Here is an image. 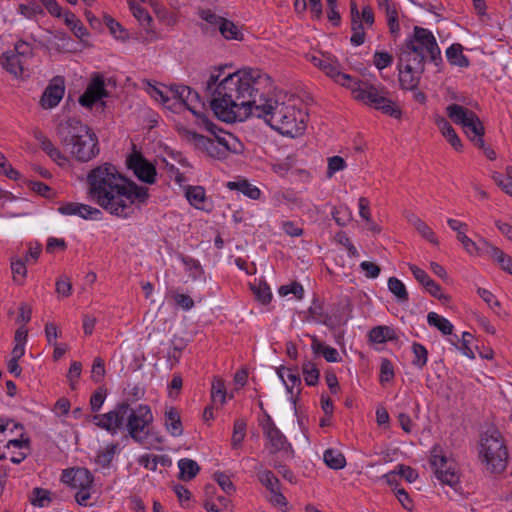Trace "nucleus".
<instances>
[{"mask_svg": "<svg viewBox=\"0 0 512 512\" xmlns=\"http://www.w3.org/2000/svg\"><path fill=\"white\" fill-rule=\"evenodd\" d=\"M88 196L102 209L130 218L148 201L149 190L124 177L111 163L93 168L87 175Z\"/></svg>", "mask_w": 512, "mask_h": 512, "instance_id": "f03ea898", "label": "nucleus"}, {"mask_svg": "<svg viewBox=\"0 0 512 512\" xmlns=\"http://www.w3.org/2000/svg\"><path fill=\"white\" fill-rule=\"evenodd\" d=\"M263 434L268 440L270 452L275 454L280 451L291 450V444L285 435L278 429L268 413H265V419L261 424Z\"/></svg>", "mask_w": 512, "mask_h": 512, "instance_id": "4468645a", "label": "nucleus"}, {"mask_svg": "<svg viewBox=\"0 0 512 512\" xmlns=\"http://www.w3.org/2000/svg\"><path fill=\"white\" fill-rule=\"evenodd\" d=\"M256 107V116L263 118L271 128L282 135L292 138L301 136L307 128L308 113L298 106L296 99L290 97L287 101L260 99Z\"/></svg>", "mask_w": 512, "mask_h": 512, "instance_id": "20e7f679", "label": "nucleus"}, {"mask_svg": "<svg viewBox=\"0 0 512 512\" xmlns=\"http://www.w3.org/2000/svg\"><path fill=\"white\" fill-rule=\"evenodd\" d=\"M140 465L144 466L146 469L155 471L157 469V465L161 464L162 466H167L170 464V459L167 455H149L145 454L139 458Z\"/></svg>", "mask_w": 512, "mask_h": 512, "instance_id": "e433bc0d", "label": "nucleus"}, {"mask_svg": "<svg viewBox=\"0 0 512 512\" xmlns=\"http://www.w3.org/2000/svg\"><path fill=\"white\" fill-rule=\"evenodd\" d=\"M388 288L400 302H407L409 295L405 285L396 277H390L388 279Z\"/></svg>", "mask_w": 512, "mask_h": 512, "instance_id": "49530a36", "label": "nucleus"}, {"mask_svg": "<svg viewBox=\"0 0 512 512\" xmlns=\"http://www.w3.org/2000/svg\"><path fill=\"white\" fill-rule=\"evenodd\" d=\"M346 162L341 156L328 158L327 177L331 178L336 172L344 170Z\"/></svg>", "mask_w": 512, "mask_h": 512, "instance_id": "bf43d9fd", "label": "nucleus"}, {"mask_svg": "<svg viewBox=\"0 0 512 512\" xmlns=\"http://www.w3.org/2000/svg\"><path fill=\"white\" fill-rule=\"evenodd\" d=\"M271 89L270 77L260 70L243 69L228 74L211 94L209 106L221 121L232 123L256 116L260 99Z\"/></svg>", "mask_w": 512, "mask_h": 512, "instance_id": "f257e3e1", "label": "nucleus"}, {"mask_svg": "<svg viewBox=\"0 0 512 512\" xmlns=\"http://www.w3.org/2000/svg\"><path fill=\"white\" fill-rule=\"evenodd\" d=\"M86 89L99 100L108 96V91L105 89L104 78L101 74H96Z\"/></svg>", "mask_w": 512, "mask_h": 512, "instance_id": "37998d69", "label": "nucleus"}, {"mask_svg": "<svg viewBox=\"0 0 512 512\" xmlns=\"http://www.w3.org/2000/svg\"><path fill=\"white\" fill-rule=\"evenodd\" d=\"M399 84L404 90L417 89L421 75L425 71V65L416 61L415 58H408L407 55L397 54Z\"/></svg>", "mask_w": 512, "mask_h": 512, "instance_id": "f8f14e48", "label": "nucleus"}, {"mask_svg": "<svg viewBox=\"0 0 512 512\" xmlns=\"http://www.w3.org/2000/svg\"><path fill=\"white\" fill-rule=\"evenodd\" d=\"M56 135L61 145L79 162H88L100 152L97 135L76 118L60 122Z\"/></svg>", "mask_w": 512, "mask_h": 512, "instance_id": "39448f33", "label": "nucleus"}, {"mask_svg": "<svg viewBox=\"0 0 512 512\" xmlns=\"http://www.w3.org/2000/svg\"><path fill=\"white\" fill-rule=\"evenodd\" d=\"M227 188L230 190H238L241 193H243L245 196L249 197L250 199L256 200L260 197V190L253 186L248 182L246 179H240L237 181H229L227 183Z\"/></svg>", "mask_w": 512, "mask_h": 512, "instance_id": "c756f323", "label": "nucleus"}, {"mask_svg": "<svg viewBox=\"0 0 512 512\" xmlns=\"http://www.w3.org/2000/svg\"><path fill=\"white\" fill-rule=\"evenodd\" d=\"M185 107L196 117V124L204 127L207 131H212L216 125L210 121L206 114L205 102L201 100L198 92L190 88V94L185 102Z\"/></svg>", "mask_w": 512, "mask_h": 512, "instance_id": "2eb2a0df", "label": "nucleus"}, {"mask_svg": "<svg viewBox=\"0 0 512 512\" xmlns=\"http://www.w3.org/2000/svg\"><path fill=\"white\" fill-rule=\"evenodd\" d=\"M180 470L179 479L183 481H191L200 471L198 463L189 458H183L178 461Z\"/></svg>", "mask_w": 512, "mask_h": 512, "instance_id": "cd10ccee", "label": "nucleus"}, {"mask_svg": "<svg viewBox=\"0 0 512 512\" xmlns=\"http://www.w3.org/2000/svg\"><path fill=\"white\" fill-rule=\"evenodd\" d=\"M335 82L338 84L347 87L351 90L353 98L356 100L357 94H359V90H364V86H367L368 81H363L359 79H355L349 74L341 72L339 69L333 77Z\"/></svg>", "mask_w": 512, "mask_h": 512, "instance_id": "4be33fe9", "label": "nucleus"}, {"mask_svg": "<svg viewBox=\"0 0 512 512\" xmlns=\"http://www.w3.org/2000/svg\"><path fill=\"white\" fill-rule=\"evenodd\" d=\"M182 262L186 268L190 271V276L193 279H200L204 275V271L199 261L191 257H182Z\"/></svg>", "mask_w": 512, "mask_h": 512, "instance_id": "603ef678", "label": "nucleus"}, {"mask_svg": "<svg viewBox=\"0 0 512 512\" xmlns=\"http://www.w3.org/2000/svg\"><path fill=\"white\" fill-rule=\"evenodd\" d=\"M218 31L226 40L242 41L244 38L242 31L235 25V23L226 18H224L218 27Z\"/></svg>", "mask_w": 512, "mask_h": 512, "instance_id": "7c9ffc66", "label": "nucleus"}, {"mask_svg": "<svg viewBox=\"0 0 512 512\" xmlns=\"http://www.w3.org/2000/svg\"><path fill=\"white\" fill-rule=\"evenodd\" d=\"M40 147L58 165L62 166L68 161L67 157L54 146L50 139L46 138Z\"/></svg>", "mask_w": 512, "mask_h": 512, "instance_id": "ea45409f", "label": "nucleus"}, {"mask_svg": "<svg viewBox=\"0 0 512 512\" xmlns=\"http://www.w3.org/2000/svg\"><path fill=\"white\" fill-rule=\"evenodd\" d=\"M1 66L15 77H22L24 72L28 70V62L20 59L18 54L13 50L5 51L0 57Z\"/></svg>", "mask_w": 512, "mask_h": 512, "instance_id": "a211bd4d", "label": "nucleus"}, {"mask_svg": "<svg viewBox=\"0 0 512 512\" xmlns=\"http://www.w3.org/2000/svg\"><path fill=\"white\" fill-rule=\"evenodd\" d=\"M449 227L457 233V239L461 242L463 248L467 253L472 249H475V242L470 239L466 232L468 231V225L456 219L449 218L447 220Z\"/></svg>", "mask_w": 512, "mask_h": 512, "instance_id": "412c9836", "label": "nucleus"}, {"mask_svg": "<svg viewBox=\"0 0 512 512\" xmlns=\"http://www.w3.org/2000/svg\"><path fill=\"white\" fill-rule=\"evenodd\" d=\"M168 93L170 94L171 101H174V103L170 105L171 107L176 103L185 106V102L190 94V87L174 84L169 87Z\"/></svg>", "mask_w": 512, "mask_h": 512, "instance_id": "58836bf2", "label": "nucleus"}, {"mask_svg": "<svg viewBox=\"0 0 512 512\" xmlns=\"http://www.w3.org/2000/svg\"><path fill=\"white\" fill-rule=\"evenodd\" d=\"M258 479L263 486L266 487L270 493L281 489V483L279 479L270 470H264L258 474Z\"/></svg>", "mask_w": 512, "mask_h": 512, "instance_id": "c03bdc74", "label": "nucleus"}, {"mask_svg": "<svg viewBox=\"0 0 512 512\" xmlns=\"http://www.w3.org/2000/svg\"><path fill=\"white\" fill-rule=\"evenodd\" d=\"M127 167L144 183L153 184L156 181L155 166L142 155L140 151L133 150L127 157Z\"/></svg>", "mask_w": 512, "mask_h": 512, "instance_id": "ddd939ff", "label": "nucleus"}, {"mask_svg": "<svg viewBox=\"0 0 512 512\" xmlns=\"http://www.w3.org/2000/svg\"><path fill=\"white\" fill-rule=\"evenodd\" d=\"M477 293L496 314H499L498 309L500 308L501 304L498 300L495 299L494 295L490 291L484 288H478Z\"/></svg>", "mask_w": 512, "mask_h": 512, "instance_id": "e2e57ef3", "label": "nucleus"}, {"mask_svg": "<svg viewBox=\"0 0 512 512\" xmlns=\"http://www.w3.org/2000/svg\"><path fill=\"white\" fill-rule=\"evenodd\" d=\"M104 22L106 26L109 28L110 33L117 39H121L123 41L128 39V35L126 30L123 28V26L116 21L114 18H112L109 15L104 16Z\"/></svg>", "mask_w": 512, "mask_h": 512, "instance_id": "09e8293b", "label": "nucleus"}, {"mask_svg": "<svg viewBox=\"0 0 512 512\" xmlns=\"http://www.w3.org/2000/svg\"><path fill=\"white\" fill-rule=\"evenodd\" d=\"M373 63L377 69L383 70L393 63V56L388 52L376 51L373 56Z\"/></svg>", "mask_w": 512, "mask_h": 512, "instance_id": "052dcab7", "label": "nucleus"}, {"mask_svg": "<svg viewBox=\"0 0 512 512\" xmlns=\"http://www.w3.org/2000/svg\"><path fill=\"white\" fill-rule=\"evenodd\" d=\"M11 271L13 275V281L18 285H23L24 280L27 276V268L25 265V261L18 257H12Z\"/></svg>", "mask_w": 512, "mask_h": 512, "instance_id": "a19ab883", "label": "nucleus"}, {"mask_svg": "<svg viewBox=\"0 0 512 512\" xmlns=\"http://www.w3.org/2000/svg\"><path fill=\"white\" fill-rule=\"evenodd\" d=\"M435 123L442 135L447 139V141L451 144V146L456 151H461L462 143L458 135L456 134L452 125L442 116H438L435 120Z\"/></svg>", "mask_w": 512, "mask_h": 512, "instance_id": "5701e85b", "label": "nucleus"}, {"mask_svg": "<svg viewBox=\"0 0 512 512\" xmlns=\"http://www.w3.org/2000/svg\"><path fill=\"white\" fill-rule=\"evenodd\" d=\"M446 113L455 124L462 126L476 147H485V128L475 112L459 104H450L446 108Z\"/></svg>", "mask_w": 512, "mask_h": 512, "instance_id": "1a4fd4ad", "label": "nucleus"}, {"mask_svg": "<svg viewBox=\"0 0 512 512\" xmlns=\"http://www.w3.org/2000/svg\"><path fill=\"white\" fill-rule=\"evenodd\" d=\"M211 397L213 402H219L223 405L226 401V387L225 383L220 378H214L211 387Z\"/></svg>", "mask_w": 512, "mask_h": 512, "instance_id": "8fccbe9b", "label": "nucleus"}, {"mask_svg": "<svg viewBox=\"0 0 512 512\" xmlns=\"http://www.w3.org/2000/svg\"><path fill=\"white\" fill-rule=\"evenodd\" d=\"M331 214L334 221L341 227L346 226L352 219V213L346 205L335 207Z\"/></svg>", "mask_w": 512, "mask_h": 512, "instance_id": "3c124183", "label": "nucleus"}, {"mask_svg": "<svg viewBox=\"0 0 512 512\" xmlns=\"http://www.w3.org/2000/svg\"><path fill=\"white\" fill-rule=\"evenodd\" d=\"M359 91V94L356 96L357 101L381 111L383 114L392 118H401V108L388 97L389 91L385 87L368 83L367 86H364V90Z\"/></svg>", "mask_w": 512, "mask_h": 512, "instance_id": "9d476101", "label": "nucleus"}, {"mask_svg": "<svg viewBox=\"0 0 512 512\" xmlns=\"http://www.w3.org/2000/svg\"><path fill=\"white\" fill-rule=\"evenodd\" d=\"M311 340V348L315 354H322L327 362L336 363L341 360L336 348L325 345L324 343L319 341L316 336H312Z\"/></svg>", "mask_w": 512, "mask_h": 512, "instance_id": "393cba45", "label": "nucleus"}, {"mask_svg": "<svg viewBox=\"0 0 512 512\" xmlns=\"http://www.w3.org/2000/svg\"><path fill=\"white\" fill-rule=\"evenodd\" d=\"M447 60L451 65L466 68L469 66V59L463 54V46L459 43L452 44L446 50Z\"/></svg>", "mask_w": 512, "mask_h": 512, "instance_id": "bb28decb", "label": "nucleus"}, {"mask_svg": "<svg viewBox=\"0 0 512 512\" xmlns=\"http://www.w3.org/2000/svg\"><path fill=\"white\" fill-rule=\"evenodd\" d=\"M323 459L325 464L334 470H340L346 466L345 456L342 452L335 449H327L324 452Z\"/></svg>", "mask_w": 512, "mask_h": 512, "instance_id": "2f4dec72", "label": "nucleus"}, {"mask_svg": "<svg viewBox=\"0 0 512 512\" xmlns=\"http://www.w3.org/2000/svg\"><path fill=\"white\" fill-rule=\"evenodd\" d=\"M302 373L305 383L308 386H316L319 382L320 371L316 364L311 361H305L302 364Z\"/></svg>", "mask_w": 512, "mask_h": 512, "instance_id": "79ce46f5", "label": "nucleus"}, {"mask_svg": "<svg viewBox=\"0 0 512 512\" xmlns=\"http://www.w3.org/2000/svg\"><path fill=\"white\" fill-rule=\"evenodd\" d=\"M91 374V379L93 382L99 383L102 381L105 375V365L102 358L96 357L93 360Z\"/></svg>", "mask_w": 512, "mask_h": 512, "instance_id": "680f3d73", "label": "nucleus"}, {"mask_svg": "<svg viewBox=\"0 0 512 512\" xmlns=\"http://www.w3.org/2000/svg\"><path fill=\"white\" fill-rule=\"evenodd\" d=\"M129 7L133 16L141 23V25L147 31H150L153 19L151 15L148 13V11L134 1L129 2Z\"/></svg>", "mask_w": 512, "mask_h": 512, "instance_id": "72a5a7b5", "label": "nucleus"}, {"mask_svg": "<svg viewBox=\"0 0 512 512\" xmlns=\"http://www.w3.org/2000/svg\"><path fill=\"white\" fill-rule=\"evenodd\" d=\"M416 231L427 241L434 245H438L439 241L434 231L422 220L419 225L415 227Z\"/></svg>", "mask_w": 512, "mask_h": 512, "instance_id": "0e129e2a", "label": "nucleus"}, {"mask_svg": "<svg viewBox=\"0 0 512 512\" xmlns=\"http://www.w3.org/2000/svg\"><path fill=\"white\" fill-rule=\"evenodd\" d=\"M307 59L314 66L320 68L327 76L333 78L338 71V66L331 62L330 59L314 55H307Z\"/></svg>", "mask_w": 512, "mask_h": 512, "instance_id": "f704fd0d", "label": "nucleus"}, {"mask_svg": "<svg viewBox=\"0 0 512 512\" xmlns=\"http://www.w3.org/2000/svg\"><path fill=\"white\" fill-rule=\"evenodd\" d=\"M480 457L492 472H502L506 468L508 451L498 430L485 432L481 439Z\"/></svg>", "mask_w": 512, "mask_h": 512, "instance_id": "6e6552de", "label": "nucleus"}, {"mask_svg": "<svg viewBox=\"0 0 512 512\" xmlns=\"http://www.w3.org/2000/svg\"><path fill=\"white\" fill-rule=\"evenodd\" d=\"M51 501L50 492L46 489L36 487L33 489L31 504L36 507H45Z\"/></svg>", "mask_w": 512, "mask_h": 512, "instance_id": "864d4df0", "label": "nucleus"}, {"mask_svg": "<svg viewBox=\"0 0 512 512\" xmlns=\"http://www.w3.org/2000/svg\"><path fill=\"white\" fill-rule=\"evenodd\" d=\"M369 340L373 343L382 344L387 341L397 340V334L389 326H376L370 330Z\"/></svg>", "mask_w": 512, "mask_h": 512, "instance_id": "a878e982", "label": "nucleus"}, {"mask_svg": "<svg viewBox=\"0 0 512 512\" xmlns=\"http://www.w3.org/2000/svg\"><path fill=\"white\" fill-rule=\"evenodd\" d=\"M165 428L173 437H179L183 434V426L179 412L175 407H169L164 413Z\"/></svg>", "mask_w": 512, "mask_h": 512, "instance_id": "aec40b11", "label": "nucleus"}, {"mask_svg": "<svg viewBox=\"0 0 512 512\" xmlns=\"http://www.w3.org/2000/svg\"><path fill=\"white\" fill-rule=\"evenodd\" d=\"M64 20L77 38L82 39L84 36L88 35L87 29L74 13L66 11L64 13Z\"/></svg>", "mask_w": 512, "mask_h": 512, "instance_id": "c9c22d12", "label": "nucleus"}, {"mask_svg": "<svg viewBox=\"0 0 512 512\" xmlns=\"http://www.w3.org/2000/svg\"><path fill=\"white\" fill-rule=\"evenodd\" d=\"M13 51L18 54L20 59L26 60L28 63L34 56L33 47L23 40H19L15 43Z\"/></svg>", "mask_w": 512, "mask_h": 512, "instance_id": "5fc2aeb1", "label": "nucleus"}, {"mask_svg": "<svg viewBox=\"0 0 512 512\" xmlns=\"http://www.w3.org/2000/svg\"><path fill=\"white\" fill-rule=\"evenodd\" d=\"M58 212L68 216H79L85 220H97L102 216V212L98 208L76 202H69L61 205L58 208Z\"/></svg>", "mask_w": 512, "mask_h": 512, "instance_id": "f3484780", "label": "nucleus"}, {"mask_svg": "<svg viewBox=\"0 0 512 512\" xmlns=\"http://www.w3.org/2000/svg\"><path fill=\"white\" fill-rule=\"evenodd\" d=\"M150 406L138 404L131 407L127 401L117 403L113 410L92 417L94 424L115 435L125 427L128 436L139 444H144L149 435V426L153 422Z\"/></svg>", "mask_w": 512, "mask_h": 512, "instance_id": "7ed1b4c3", "label": "nucleus"}, {"mask_svg": "<svg viewBox=\"0 0 512 512\" xmlns=\"http://www.w3.org/2000/svg\"><path fill=\"white\" fill-rule=\"evenodd\" d=\"M398 54L415 58L424 65L426 56L436 66L442 63L441 51L434 35L428 29L419 26L414 27L413 34L399 47Z\"/></svg>", "mask_w": 512, "mask_h": 512, "instance_id": "0eeeda50", "label": "nucleus"}, {"mask_svg": "<svg viewBox=\"0 0 512 512\" xmlns=\"http://www.w3.org/2000/svg\"><path fill=\"white\" fill-rule=\"evenodd\" d=\"M56 292L64 297H68L72 292V284L70 278L66 275L59 277L56 281Z\"/></svg>", "mask_w": 512, "mask_h": 512, "instance_id": "338daca9", "label": "nucleus"}, {"mask_svg": "<svg viewBox=\"0 0 512 512\" xmlns=\"http://www.w3.org/2000/svg\"><path fill=\"white\" fill-rule=\"evenodd\" d=\"M394 378V369L390 360L384 358L381 361L380 367V382L383 384L389 382Z\"/></svg>", "mask_w": 512, "mask_h": 512, "instance_id": "69168bd1", "label": "nucleus"}, {"mask_svg": "<svg viewBox=\"0 0 512 512\" xmlns=\"http://www.w3.org/2000/svg\"><path fill=\"white\" fill-rule=\"evenodd\" d=\"M469 254L472 256L488 255L496 260L497 257L502 256V250L482 238L479 240V243L475 242V249L469 251Z\"/></svg>", "mask_w": 512, "mask_h": 512, "instance_id": "c85d7f7f", "label": "nucleus"}, {"mask_svg": "<svg viewBox=\"0 0 512 512\" xmlns=\"http://www.w3.org/2000/svg\"><path fill=\"white\" fill-rule=\"evenodd\" d=\"M246 428L247 424L244 419L239 418L234 421L233 433L231 438L232 449H238L241 447V444L246 435Z\"/></svg>", "mask_w": 512, "mask_h": 512, "instance_id": "4c0bfd02", "label": "nucleus"}, {"mask_svg": "<svg viewBox=\"0 0 512 512\" xmlns=\"http://www.w3.org/2000/svg\"><path fill=\"white\" fill-rule=\"evenodd\" d=\"M65 93V81L61 76L52 78L45 88L41 98L40 105L44 109H52L56 107L62 100Z\"/></svg>", "mask_w": 512, "mask_h": 512, "instance_id": "dca6fc26", "label": "nucleus"}, {"mask_svg": "<svg viewBox=\"0 0 512 512\" xmlns=\"http://www.w3.org/2000/svg\"><path fill=\"white\" fill-rule=\"evenodd\" d=\"M214 480L218 483V485L222 488V490L231 495L236 491V488L233 482L230 480L229 476L223 472H216L213 475Z\"/></svg>", "mask_w": 512, "mask_h": 512, "instance_id": "4d7b16f0", "label": "nucleus"}, {"mask_svg": "<svg viewBox=\"0 0 512 512\" xmlns=\"http://www.w3.org/2000/svg\"><path fill=\"white\" fill-rule=\"evenodd\" d=\"M186 198L191 205L200 208L205 201V189L202 186H189L186 190Z\"/></svg>", "mask_w": 512, "mask_h": 512, "instance_id": "a18cd8bd", "label": "nucleus"}, {"mask_svg": "<svg viewBox=\"0 0 512 512\" xmlns=\"http://www.w3.org/2000/svg\"><path fill=\"white\" fill-rule=\"evenodd\" d=\"M19 10L22 15L26 17H33L43 12L41 6L36 1H31L27 4H21Z\"/></svg>", "mask_w": 512, "mask_h": 512, "instance_id": "774afa93", "label": "nucleus"}, {"mask_svg": "<svg viewBox=\"0 0 512 512\" xmlns=\"http://www.w3.org/2000/svg\"><path fill=\"white\" fill-rule=\"evenodd\" d=\"M71 476L70 485L73 488L83 489L91 488L93 483V476L91 472L83 467L73 468L64 471V478Z\"/></svg>", "mask_w": 512, "mask_h": 512, "instance_id": "6ab92c4d", "label": "nucleus"}, {"mask_svg": "<svg viewBox=\"0 0 512 512\" xmlns=\"http://www.w3.org/2000/svg\"><path fill=\"white\" fill-rule=\"evenodd\" d=\"M107 395V389L99 387L90 398V407L92 412H97L102 407Z\"/></svg>", "mask_w": 512, "mask_h": 512, "instance_id": "13d9d810", "label": "nucleus"}, {"mask_svg": "<svg viewBox=\"0 0 512 512\" xmlns=\"http://www.w3.org/2000/svg\"><path fill=\"white\" fill-rule=\"evenodd\" d=\"M427 322L430 326L437 328L443 335L452 334L453 325L451 322L435 312L428 313Z\"/></svg>", "mask_w": 512, "mask_h": 512, "instance_id": "473e14b6", "label": "nucleus"}, {"mask_svg": "<svg viewBox=\"0 0 512 512\" xmlns=\"http://www.w3.org/2000/svg\"><path fill=\"white\" fill-rule=\"evenodd\" d=\"M430 465L434 469L437 479L442 484L455 486L459 482V475L456 471V464L447 458L439 446H434L430 452Z\"/></svg>", "mask_w": 512, "mask_h": 512, "instance_id": "9b49d317", "label": "nucleus"}, {"mask_svg": "<svg viewBox=\"0 0 512 512\" xmlns=\"http://www.w3.org/2000/svg\"><path fill=\"white\" fill-rule=\"evenodd\" d=\"M412 352L414 355L412 364L415 367L422 369L427 364V360H428L427 349L422 344L414 342L412 344Z\"/></svg>", "mask_w": 512, "mask_h": 512, "instance_id": "de8ad7c7", "label": "nucleus"}, {"mask_svg": "<svg viewBox=\"0 0 512 512\" xmlns=\"http://www.w3.org/2000/svg\"><path fill=\"white\" fill-rule=\"evenodd\" d=\"M255 298L262 304H268L272 299L270 288L267 284H259L251 287Z\"/></svg>", "mask_w": 512, "mask_h": 512, "instance_id": "6e6d98bb", "label": "nucleus"}, {"mask_svg": "<svg viewBox=\"0 0 512 512\" xmlns=\"http://www.w3.org/2000/svg\"><path fill=\"white\" fill-rule=\"evenodd\" d=\"M409 268L415 277V279L426 289L430 295H437L436 292L441 291L440 285H438L428 274L416 265H409Z\"/></svg>", "mask_w": 512, "mask_h": 512, "instance_id": "b1692460", "label": "nucleus"}, {"mask_svg": "<svg viewBox=\"0 0 512 512\" xmlns=\"http://www.w3.org/2000/svg\"><path fill=\"white\" fill-rule=\"evenodd\" d=\"M209 132L215 139L205 137L189 129H182L180 134L195 149L202 151L212 159L224 160L230 153L240 154L243 152V144L233 134L225 132L217 126Z\"/></svg>", "mask_w": 512, "mask_h": 512, "instance_id": "423d86ee", "label": "nucleus"}]
</instances>
